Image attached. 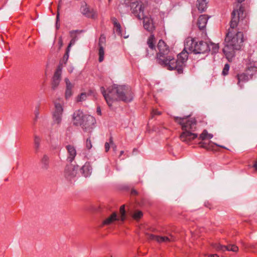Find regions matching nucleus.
<instances>
[{"mask_svg": "<svg viewBox=\"0 0 257 257\" xmlns=\"http://www.w3.org/2000/svg\"><path fill=\"white\" fill-rule=\"evenodd\" d=\"M158 52L157 54V62L169 70H176L179 74L183 73L184 68L188 58V52L182 51L177 55V58L169 55L170 49L165 42L160 40L157 45Z\"/></svg>", "mask_w": 257, "mask_h": 257, "instance_id": "nucleus-1", "label": "nucleus"}, {"mask_svg": "<svg viewBox=\"0 0 257 257\" xmlns=\"http://www.w3.org/2000/svg\"><path fill=\"white\" fill-rule=\"evenodd\" d=\"M233 31L228 30L225 38L226 43L223 52L229 62H231L235 57V50L241 49L243 42V34L241 32L238 31L236 34L232 36Z\"/></svg>", "mask_w": 257, "mask_h": 257, "instance_id": "nucleus-2", "label": "nucleus"}, {"mask_svg": "<svg viewBox=\"0 0 257 257\" xmlns=\"http://www.w3.org/2000/svg\"><path fill=\"white\" fill-rule=\"evenodd\" d=\"M174 121L181 125L183 131L180 138L182 142L188 143L197 138V134L194 133L197 128V120L195 118H188L186 117H174Z\"/></svg>", "mask_w": 257, "mask_h": 257, "instance_id": "nucleus-3", "label": "nucleus"}, {"mask_svg": "<svg viewBox=\"0 0 257 257\" xmlns=\"http://www.w3.org/2000/svg\"><path fill=\"white\" fill-rule=\"evenodd\" d=\"M187 50L195 54H201L209 51L210 48L207 42L203 41L197 42L194 38L188 37L185 40L183 51L187 52Z\"/></svg>", "mask_w": 257, "mask_h": 257, "instance_id": "nucleus-4", "label": "nucleus"}, {"mask_svg": "<svg viewBox=\"0 0 257 257\" xmlns=\"http://www.w3.org/2000/svg\"><path fill=\"white\" fill-rule=\"evenodd\" d=\"M118 85L114 84L108 87L106 90L104 87H100L101 92L109 107L114 101L118 100Z\"/></svg>", "mask_w": 257, "mask_h": 257, "instance_id": "nucleus-5", "label": "nucleus"}, {"mask_svg": "<svg viewBox=\"0 0 257 257\" xmlns=\"http://www.w3.org/2000/svg\"><path fill=\"white\" fill-rule=\"evenodd\" d=\"M244 9L241 5L238 6V8L233 10L231 14V21L230 22V29L231 31L236 28L241 21L245 17L244 13Z\"/></svg>", "mask_w": 257, "mask_h": 257, "instance_id": "nucleus-6", "label": "nucleus"}, {"mask_svg": "<svg viewBox=\"0 0 257 257\" xmlns=\"http://www.w3.org/2000/svg\"><path fill=\"white\" fill-rule=\"evenodd\" d=\"M118 100L125 102L131 101L133 99V93L131 87L125 85H118Z\"/></svg>", "mask_w": 257, "mask_h": 257, "instance_id": "nucleus-7", "label": "nucleus"}, {"mask_svg": "<svg viewBox=\"0 0 257 257\" xmlns=\"http://www.w3.org/2000/svg\"><path fill=\"white\" fill-rule=\"evenodd\" d=\"M95 123V119L93 116L85 115L80 126H81L83 129L85 131L91 132V130L94 126Z\"/></svg>", "mask_w": 257, "mask_h": 257, "instance_id": "nucleus-8", "label": "nucleus"}, {"mask_svg": "<svg viewBox=\"0 0 257 257\" xmlns=\"http://www.w3.org/2000/svg\"><path fill=\"white\" fill-rule=\"evenodd\" d=\"M78 169V166L77 165H67L64 171L65 178L68 181H72L76 177Z\"/></svg>", "mask_w": 257, "mask_h": 257, "instance_id": "nucleus-9", "label": "nucleus"}, {"mask_svg": "<svg viewBox=\"0 0 257 257\" xmlns=\"http://www.w3.org/2000/svg\"><path fill=\"white\" fill-rule=\"evenodd\" d=\"M63 102L61 103L55 102V110L53 114V121L55 123L59 124L62 120L63 108L62 107Z\"/></svg>", "mask_w": 257, "mask_h": 257, "instance_id": "nucleus-10", "label": "nucleus"}, {"mask_svg": "<svg viewBox=\"0 0 257 257\" xmlns=\"http://www.w3.org/2000/svg\"><path fill=\"white\" fill-rule=\"evenodd\" d=\"M147 43L150 50L146 49V56L150 58L154 56L155 53L157 52L155 46L156 39L153 33L148 38Z\"/></svg>", "mask_w": 257, "mask_h": 257, "instance_id": "nucleus-11", "label": "nucleus"}, {"mask_svg": "<svg viewBox=\"0 0 257 257\" xmlns=\"http://www.w3.org/2000/svg\"><path fill=\"white\" fill-rule=\"evenodd\" d=\"M131 9L132 13L139 20L142 19V17L144 16V6L142 3L136 2L132 3Z\"/></svg>", "mask_w": 257, "mask_h": 257, "instance_id": "nucleus-12", "label": "nucleus"}, {"mask_svg": "<svg viewBox=\"0 0 257 257\" xmlns=\"http://www.w3.org/2000/svg\"><path fill=\"white\" fill-rule=\"evenodd\" d=\"M146 235L148 240H155L159 243L169 242L175 240V238L172 235H171L170 237L161 236L148 233H146Z\"/></svg>", "mask_w": 257, "mask_h": 257, "instance_id": "nucleus-13", "label": "nucleus"}, {"mask_svg": "<svg viewBox=\"0 0 257 257\" xmlns=\"http://www.w3.org/2000/svg\"><path fill=\"white\" fill-rule=\"evenodd\" d=\"M213 247L218 251L224 252L225 251L237 252L238 251V247L234 244H228L226 245H221L220 243H215Z\"/></svg>", "mask_w": 257, "mask_h": 257, "instance_id": "nucleus-14", "label": "nucleus"}, {"mask_svg": "<svg viewBox=\"0 0 257 257\" xmlns=\"http://www.w3.org/2000/svg\"><path fill=\"white\" fill-rule=\"evenodd\" d=\"M62 69V66L59 65L54 73L51 84V88L53 90H55L59 85L61 80Z\"/></svg>", "mask_w": 257, "mask_h": 257, "instance_id": "nucleus-15", "label": "nucleus"}, {"mask_svg": "<svg viewBox=\"0 0 257 257\" xmlns=\"http://www.w3.org/2000/svg\"><path fill=\"white\" fill-rule=\"evenodd\" d=\"M143 19V24L144 28L151 34L153 33L155 30V26L153 19L150 17L144 16L142 17Z\"/></svg>", "mask_w": 257, "mask_h": 257, "instance_id": "nucleus-16", "label": "nucleus"}, {"mask_svg": "<svg viewBox=\"0 0 257 257\" xmlns=\"http://www.w3.org/2000/svg\"><path fill=\"white\" fill-rule=\"evenodd\" d=\"M80 10L81 13L87 18L94 19L97 17L96 12L93 9H90L86 4L81 7Z\"/></svg>", "mask_w": 257, "mask_h": 257, "instance_id": "nucleus-17", "label": "nucleus"}, {"mask_svg": "<svg viewBox=\"0 0 257 257\" xmlns=\"http://www.w3.org/2000/svg\"><path fill=\"white\" fill-rule=\"evenodd\" d=\"M66 149L67 151V161L71 163L77 155L76 149L73 146L70 145H67Z\"/></svg>", "mask_w": 257, "mask_h": 257, "instance_id": "nucleus-18", "label": "nucleus"}, {"mask_svg": "<svg viewBox=\"0 0 257 257\" xmlns=\"http://www.w3.org/2000/svg\"><path fill=\"white\" fill-rule=\"evenodd\" d=\"M235 77L237 80V84L240 87V88H242L243 87L244 83H246L250 78H251V76H249L248 74L245 73L238 74L236 75Z\"/></svg>", "mask_w": 257, "mask_h": 257, "instance_id": "nucleus-19", "label": "nucleus"}, {"mask_svg": "<svg viewBox=\"0 0 257 257\" xmlns=\"http://www.w3.org/2000/svg\"><path fill=\"white\" fill-rule=\"evenodd\" d=\"M85 115L80 109L76 110L73 114V124L76 126L80 125Z\"/></svg>", "mask_w": 257, "mask_h": 257, "instance_id": "nucleus-20", "label": "nucleus"}, {"mask_svg": "<svg viewBox=\"0 0 257 257\" xmlns=\"http://www.w3.org/2000/svg\"><path fill=\"white\" fill-rule=\"evenodd\" d=\"M119 220L116 212H113L109 216L105 218L102 222L101 227L111 224L114 221Z\"/></svg>", "mask_w": 257, "mask_h": 257, "instance_id": "nucleus-21", "label": "nucleus"}, {"mask_svg": "<svg viewBox=\"0 0 257 257\" xmlns=\"http://www.w3.org/2000/svg\"><path fill=\"white\" fill-rule=\"evenodd\" d=\"M209 18V17L207 15H201L199 17L197 24L200 30L205 29Z\"/></svg>", "mask_w": 257, "mask_h": 257, "instance_id": "nucleus-22", "label": "nucleus"}, {"mask_svg": "<svg viewBox=\"0 0 257 257\" xmlns=\"http://www.w3.org/2000/svg\"><path fill=\"white\" fill-rule=\"evenodd\" d=\"M110 20L113 25L114 30L115 31L116 34L119 36H122L121 26L117 19L115 17H111Z\"/></svg>", "mask_w": 257, "mask_h": 257, "instance_id": "nucleus-23", "label": "nucleus"}, {"mask_svg": "<svg viewBox=\"0 0 257 257\" xmlns=\"http://www.w3.org/2000/svg\"><path fill=\"white\" fill-rule=\"evenodd\" d=\"M197 8L198 11L201 12L206 11L208 7V1L207 0H197Z\"/></svg>", "mask_w": 257, "mask_h": 257, "instance_id": "nucleus-24", "label": "nucleus"}, {"mask_svg": "<svg viewBox=\"0 0 257 257\" xmlns=\"http://www.w3.org/2000/svg\"><path fill=\"white\" fill-rule=\"evenodd\" d=\"M91 170L90 164L86 162L81 168V172L84 177H87L91 174Z\"/></svg>", "mask_w": 257, "mask_h": 257, "instance_id": "nucleus-25", "label": "nucleus"}, {"mask_svg": "<svg viewBox=\"0 0 257 257\" xmlns=\"http://www.w3.org/2000/svg\"><path fill=\"white\" fill-rule=\"evenodd\" d=\"M40 164L42 169L43 170H47L49 167V158L46 155H44L40 161Z\"/></svg>", "mask_w": 257, "mask_h": 257, "instance_id": "nucleus-26", "label": "nucleus"}, {"mask_svg": "<svg viewBox=\"0 0 257 257\" xmlns=\"http://www.w3.org/2000/svg\"><path fill=\"white\" fill-rule=\"evenodd\" d=\"M199 145L200 148H204L208 151L213 150V144L211 141H209L208 144L203 142H200L199 143Z\"/></svg>", "mask_w": 257, "mask_h": 257, "instance_id": "nucleus-27", "label": "nucleus"}, {"mask_svg": "<svg viewBox=\"0 0 257 257\" xmlns=\"http://www.w3.org/2000/svg\"><path fill=\"white\" fill-rule=\"evenodd\" d=\"M41 140V139L39 136L36 135H34V148L36 153L39 150Z\"/></svg>", "mask_w": 257, "mask_h": 257, "instance_id": "nucleus-28", "label": "nucleus"}, {"mask_svg": "<svg viewBox=\"0 0 257 257\" xmlns=\"http://www.w3.org/2000/svg\"><path fill=\"white\" fill-rule=\"evenodd\" d=\"M119 212L120 214V217L119 218V220H120L121 221H124L126 219L124 205H122L120 206L119 209Z\"/></svg>", "mask_w": 257, "mask_h": 257, "instance_id": "nucleus-29", "label": "nucleus"}, {"mask_svg": "<svg viewBox=\"0 0 257 257\" xmlns=\"http://www.w3.org/2000/svg\"><path fill=\"white\" fill-rule=\"evenodd\" d=\"M106 44V37L104 34H101L99 39L98 46L104 47Z\"/></svg>", "mask_w": 257, "mask_h": 257, "instance_id": "nucleus-30", "label": "nucleus"}, {"mask_svg": "<svg viewBox=\"0 0 257 257\" xmlns=\"http://www.w3.org/2000/svg\"><path fill=\"white\" fill-rule=\"evenodd\" d=\"M99 62H101L104 59V47H99L98 50Z\"/></svg>", "mask_w": 257, "mask_h": 257, "instance_id": "nucleus-31", "label": "nucleus"}, {"mask_svg": "<svg viewBox=\"0 0 257 257\" xmlns=\"http://www.w3.org/2000/svg\"><path fill=\"white\" fill-rule=\"evenodd\" d=\"M143 215V212L141 211L138 210L133 214L132 217L134 219L138 220L142 217Z\"/></svg>", "mask_w": 257, "mask_h": 257, "instance_id": "nucleus-32", "label": "nucleus"}, {"mask_svg": "<svg viewBox=\"0 0 257 257\" xmlns=\"http://www.w3.org/2000/svg\"><path fill=\"white\" fill-rule=\"evenodd\" d=\"M210 45L212 47L210 51H211L213 53L218 52L219 48L218 44L211 43Z\"/></svg>", "mask_w": 257, "mask_h": 257, "instance_id": "nucleus-33", "label": "nucleus"}, {"mask_svg": "<svg viewBox=\"0 0 257 257\" xmlns=\"http://www.w3.org/2000/svg\"><path fill=\"white\" fill-rule=\"evenodd\" d=\"M87 94L86 92L81 93L77 97V101L80 102L86 99Z\"/></svg>", "mask_w": 257, "mask_h": 257, "instance_id": "nucleus-34", "label": "nucleus"}, {"mask_svg": "<svg viewBox=\"0 0 257 257\" xmlns=\"http://www.w3.org/2000/svg\"><path fill=\"white\" fill-rule=\"evenodd\" d=\"M208 132L206 130H204L203 132L200 134L198 140L204 141L207 139Z\"/></svg>", "mask_w": 257, "mask_h": 257, "instance_id": "nucleus-35", "label": "nucleus"}, {"mask_svg": "<svg viewBox=\"0 0 257 257\" xmlns=\"http://www.w3.org/2000/svg\"><path fill=\"white\" fill-rule=\"evenodd\" d=\"M85 146L88 150H90L92 147V142L90 140V136H89L86 140Z\"/></svg>", "mask_w": 257, "mask_h": 257, "instance_id": "nucleus-36", "label": "nucleus"}, {"mask_svg": "<svg viewBox=\"0 0 257 257\" xmlns=\"http://www.w3.org/2000/svg\"><path fill=\"white\" fill-rule=\"evenodd\" d=\"M229 67H230V66L228 64H226L224 65V67L222 72V75L225 76V75H226L228 74V71L229 70Z\"/></svg>", "mask_w": 257, "mask_h": 257, "instance_id": "nucleus-37", "label": "nucleus"}, {"mask_svg": "<svg viewBox=\"0 0 257 257\" xmlns=\"http://www.w3.org/2000/svg\"><path fill=\"white\" fill-rule=\"evenodd\" d=\"M65 82L66 85V89H72L73 87V85L70 82L68 78H65Z\"/></svg>", "mask_w": 257, "mask_h": 257, "instance_id": "nucleus-38", "label": "nucleus"}, {"mask_svg": "<svg viewBox=\"0 0 257 257\" xmlns=\"http://www.w3.org/2000/svg\"><path fill=\"white\" fill-rule=\"evenodd\" d=\"M110 144H113V140L112 138L111 137L109 139V143L106 142L105 144V150L106 152H107L110 149Z\"/></svg>", "mask_w": 257, "mask_h": 257, "instance_id": "nucleus-39", "label": "nucleus"}, {"mask_svg": "<svg viewBox=\"0 0 257 257\" xmlns=\"http://www.w3.org/2000/svg\"><path fill=\"white\" fill-rule=\"evenodd\" d=\"M72 95V89H66L65 96L66 99H68Z\"/></svg>", "mask_w": 257, "mask_h": 257, "instance_id": "nucleus-40", "label": "nucleus"}, {"mask_svg": "<svg viewBox=\"0 0 257 257\" xmlns=\"http://www.w3.org/2000/svg\"><path fill=\"white\" fill-rule=\"evenodd\" d=\"M70 52V50L69 49H66L65 53L63 56V60L64 61V63H66L67 61L69 58V53Z\"/></svg>", "mask_w": 257, "mask_h": 257, "instance_id": "nucleus-41", "label": "nucleus"}, {"mask_svg": "<svg viewBox=\"0 0 257 257\" xmlns=\"http://www.w3.org/2000/svg\"><path fill=\"white\" fill-rule=\"evenodd\" d=\"M204 206L210 210L214 208L213 204L209 201L205 202L204 203Z\"/></svg>", "mask_w": 257, "mask_h": 257, "instance_id": "nucleus-42", "label": "nucleus"}, {"mask_svg": "<svg viewBox=\"0 0 257 257\" xmlns=\"http://www.w3.org/2000/svg\"><path fill=\"white\" fill-rule=\"evenodd\" d=\"M96 94V91L94 89H90L88 90V92L87 93V96H90L92 95L93 96H95Z\"/></svg>", "mask_w": 257, "mask_h": 257, "instance_id": "nucleus-43", "label": "nucleus"}, {"mask_svg": "<svg viewBox=\"0 0 257 257\" xmlns=\"http://www.w3.org/2000/svg\"><path fill=\"white\" fill-rule=\"evenodd\" d=\"M75 41H76V38H73V39H72L67 48V49H69V50L70 49V48L71 47L72 45H74L75 43Z\"/></svg>", "mask_w": 257, "mask_h": 257, "instance_id": "nucleus-44", "label": "nucleus"}, {"mask_svg": "<svg viewBox=\"0 0 257 257\" xmlns=\"http://www.w3.org/2000/svg\"><path fill=\"white\" fill-rule=\"evenodd\" d=\"M162 114L161 112V111H158V110L157 109H154L153 110L152 112V117H153L154 115H161Z\"/></svg>", "mask_w": 257, "mask_h": 257, "instance_id": "nucleus-45", "label": "nucleus"}, {"mask_svg": "<svg viewBox=\"0 0 257 257\" xmlns=\"http://www.w3.org/2000/svg\"><path fill=\"white\" fill-rule=\"evenodd\" d=\"M61 3V1H60L59 2V4L58 5L57 14V17H56L57 22L59 21V9L60 8V7H61V4H60Z\"/></svg>", "mask_w": 257, "mask_h": 257, "instance_id": "nucleus-46", "label": "nucleus"}, {"mask_svg": "<svg viewBox=\"0 0 257 257\" xmlns=\"http://www.w3.org/2000/svg\"><path fill=\"white\" fill-rule=\"evenodd\" d=\"M131 193L132 195H137L138 194L137 191L134 189H132Z\"/></svg>", "mask_w": 257, "mask_h": 257, "instance_id": "nucleus-47", "label": "nucleus"}, {"mask_svg": "<svg viewBox=\"0 0 257 257\" xmlns=\"http://www.w3.org/2000/svg\"><path fill=\"white\" fill-rule=\"evenodd\" d=\"M96 112H97V113L98 115H101V109H100V107H97Z\"/></svg>", "mask_w": 257, "mask_h": 257, "instance_id": "nucleus-48", "label": "nucleus"}, {"mask_svg": "<svg viewBox=\"0 0 257 257\" xmlns=\"http://www.w3.org/2000/svg\"><path fill=\"white\" fill-rule=\"evenodd\" d=\"M253 167L256 171H257V160L255 161H254V164L253 165Z\"/></svg>", "mask_w": 257, "mask_h": 257, "instance_id": "nucleus-49", "label": "nucleus"}, {"mask_svg": "<svg viewBox=\"0 0 257 257\" xmlns=\"http://www.w3.org/2000/svg\"><path fill=\"white\" fill-rule=\"evenodd\" d=\"M212 138H213V135H212L211 134H208V133L207 139H211Z\"/></svg>", "mask_w": 257, "mask_h": 257, "instance_id": "nucleus-50", "label": "nucleus"}, {"mask_svg": "<svg viewBox=\"0 0 257 257\" xmlns=\"http://www.w3.org/2000/svg\"><path fill=\"white\" fill-rule=\"evenodd\" d=\"M123 153H124V151H121L120 152L119 158H120L121 156L123 154Z\"/></svg>", "mask_w": 257, "mask_h": 257, "instance_id": "nucleus-51", "label": "nucleus"}, {"mask_svg": "<svg viewBox=\"0 0 257 257\" xmlns=\"http://www.w3.org/2000/svg\"><path fill=\"white\" fill-rule=\"evenodd\" d=\"M113 150L114 151H115L116 150V146L115 145H114V146L113 147Z\"/></svg>", "mask_w": 257, "mask_h": 257, "instance_id": "nucleus-52", "label": "nucleus"}, {"mask_svg": "<svg viewBox=\"0 0 257 257\" xmlns=\"http://www.w3.org/2000/svg\"><path fill=\"white\" fill-rule=\"evenodd\" d=\"M236 1H237L238 3H241L242 2H243L244 0H236Z\"/></svg>", "mask_w": 257, "mask_h": 257, "instance_id": "nucleus-53", "label": "nucleus"}, {"mask_svg": "<svg viewBox=\"0 0 257 257\" xmlns=\"http://www.w3.org/2000/svg\"><path fill=\"white\" fill-rule=\"evenodd\" d=\"M209 257H214V254H210Z\"/></svg>", "mask_w": 257, "mask_h": 257, "instance_id": "nucleus-54", "label": "nucleus"}, {"mask_svg": "<svg viewBox=\"0 0 257 257\" xmlns=\"http://www.w3.org/2000/svg\"><path fill=\"white\" fill-rule=\"evenodd\" d=\"M127 37H128V36H124V38H127Z\"/></svg>", "mask_w": 257, "mask_h": 257, "instance_id": "nucleus-55", "label": "nucleus"}, {"mask_svg": "<svg viewBox=\"0 0 257 257\" xmlns=\"http://www.w3.org/2000/svg\"><path fill=\"white\" fill-rule=\"evenodd\" d=\"M109 1H110V0H109Z\"/></svg>", "mask_w": 257, "mask_h": 257, "instance_id": "nucleus-56", "label": "nucleus"}]
</instances>
